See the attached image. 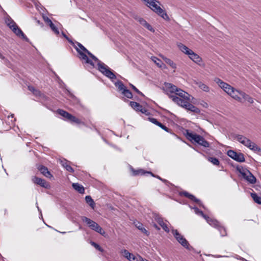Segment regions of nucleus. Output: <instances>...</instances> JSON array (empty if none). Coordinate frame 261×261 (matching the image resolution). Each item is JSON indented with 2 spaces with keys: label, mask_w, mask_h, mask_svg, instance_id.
Wrapping results in <instances>:
<instances>
[{
  "label": "nucleus",
  "mask_w": 261,
  "mask_h": 261,
  "mask_svg": "<svg viewBox=\"0 0 261 261\" xmlns=\"http://www.w3.org/2000/svg\"><path fill=\"white\" fill-rule=\"evenodd\" d=\"M87 55H89V56L94 61L97 62L98 69L103 75L111 80L116 78V75L113 72H112L110 69L103 63L99 61L97 57L94 56L90 51L88 52Z\"/></svg>",
  "instance_id": "obj_1"
},
{
  "label": "nucleus",
  "mask_w": 261,
  "mask_h": 261,
  "mask_svg": "<svg viewBox=\"0 0 261 261\" xmlns=\"http://www.w3.org/2000/svg\"><path fill=\"white\" fill-rule=\"evenodd\" d=\"M185 136L186 138L192 143H197L204 147L207 148L210 146V143L201 136L196 133L190 132L187 129Z\"/></svg>",
  "instance_id": "obj_2"
},
{
  "label": "nucleus",
  "mask_w": 261,
  "mask_h": 261,
  "mask_svg": "<svg viewBox=\"0 0 261 261\" xmlns=\"http://www.w3.org/2000/svg\"><path fill=\"white\" fill-rule=\"evenodd\" d=\"M72 46L76 49L77 52L79 54V58L82 60L83 62L86 64H88L94 67V63L92 61L89 59V58L86 55V53L87 54L89 51L88 49H87L81 43L76 42L75 43H74V44H72Z\"/></svg>",
  "instance_id": "obj_3"
},
{
  "label": "nucleus",
  "mask_w": 261,
  "mask_h": 261,
  "mask_svg": "<svg viewBox=\"0 0 261 261\" xmlns=\"http://www.w3.org/2000/svg\"><path fill=\"white\" fill-rule=\"evenodd\" d=\"M233 137L234 139L240 143L254 152H259L261 151V149L259 147L245 136L241 135H234Z\"/></svg>",
  "instance_id": "obj_4"
},
{
  "label": "nucleus",
  "mask_w": 261,
  "mask_h": 261,
  "mask_svg": "<svg viewBox=\"0 0 261 261\" xmlns=\"http://www.w3.org/2000/svg\"><path fill=\"white\" fill-rule=\"evenodd\" d=\"M7 25L18 36L22 37L26 41H28V38L24 34L21 30L18 27L16 23L10 17L7 18L6 20Z\"/></svg>",
  "instance_id": "obj_5"
},
{
  "label": "nucleus",
  "mask_w": 261,
  "mask_h": 261,
  "mask_svg": "<svg viewBox=\"0 0 261 261\" xmlns=\"http://www.w3.org/2000/svg\"><path fill=\"white\" fill-rule=\"evenodd\" d=\"M172 232L176 240L180 243L184 247L188 250H193L194 248L190 246L188 241L182 236L176 229H172Z\"/></svg>",
  "instance_id": "obj_6"
},
{
  "label": "nucleus",
  "mask_w": 261,
  "mask_h": 261,
  "mask_svg": "<svg viewBox=\"0 0 261 261\" xmlns=\"http://www.w3.org/2000/svg\"><path fill=\"white\" fill-rule=\"evenodd\" d=\"M81 219L88 225L91 229L102 234V229L97 223L85 216H82Z\"/></svg>",
  "instance_id": "obj_7"
},
{
  "label": "nucleus",
  "mask_w": 261,
  "mask_h": 261,
  "mask_svg": "<svg viewBox=\"0 0 261 261\" xmlns=\"http://www.w3.org/2000/svg\"><path fill=\"white\" fill-rule=\"evenodd\" d=\"M224 91L233 99L239 102H242V98L239 95L241 91L240 90L234 89L228 84V86H226Z\"/></svg>",
  "instance_id": "obj_8"
},
{
  "label": "nucleus",
  "mask_w": 261,
  "mask_h": 261,
  "mask_svg": "<svg viewBox=\"0 0 261 261\" xmlns=\"http://www.w3.org/2000/svg\"><path fill=\"white\" fill-rule=\"evenodd\" d=\"M227 154L228 156L238 162H244L245 161L244 154L241 152H237L232 150L227 151Z\"/></svg>",
  "instance_id": "obj_9"
},
{
  "label": "nucleus",
  "mask_w": 261,
  "mask_h": 261,
  "mask_svg": "<svg viewBox=\"0 0 261 261\" xmlns=\"http://www.w3.org/2000/svg\"><path fill=\"white\" fill-rule=\"evenodd\" d=\"M129 106L136 111L141 112L146 115H148L150 114L147 109L145 108H143L142 106L137 102L130 101Z\"/></svg>",
  "instance_id": "obj_10"
},
{
  "label": "nucleus",
  "mask_w": 261,
  "mask_h": 261,
  "mask_svg": "<svg viewBox=\"0 0 261 261\" xmlns=\"http://www.w3.org/2000/svg\"><path fill=\"white\" fill-rule=\"evenodd\" d=\"M169 97L171 98L173 101H174L175 103L184 108H185L187 103L188 102V100H189V99H185L182 98H179L174 95H169Z\"/></svg>",
  "instance_id": "obj_11"
},
{
  "label": "nucleus",
  "mask_w": 261,
  "mask_h": 261,
  "mask_svg": "<svg viewBox=\"0 0 261 261\" xmlns=\"http://www.w3.org/2000/svg\"><path fill=\"white\" fill-rule=\"evenodd\" d=\"M32 180L35 184L39 185L42 187L47 188L49 187L48 184L44 179L41 178L34 176L33 177Z\"/></svg>",
  "instance_id": "obj_12"
},
{
  "label": "nucleus",
  "mask_w": 261,
  "mask_h": 261,
  "mask_svg": "<svg viewBox=\"0 0 261 261\" xmlns=\"http://www.w3.org/2000/svg\"><path fill=\"white\" fill-rule=\"evenodd\" d=\"M180 195H184L185 197H188V198H189L191 200L196 202L197 203H198V204L199 206H203L202 203H201V202L200 201V200L199 199L196 198L193 195H192V194H190L188 192H187V191L182 192L180 193Z\"/></svg>",
  "instance_id": "obj_13"
},
{
  "label": "nucleus",
  "mask_w": 261,
  "mask_h": 261,
  "mask_svg": "<svg viewBox=\"0 0 261 261\" xmlns=\"http://www.w3.org/2000/svg\"><path fill=\"white\" fill-rule=\"evenodd\" d=\"M243 177L250 184H253L256 182V178L249 170L246 171V175H243Z\"/></svg>",
  "instance_id": "obj_14"
},
{
  "label": "nucleus",
  "mask_w": 261,
  "mask_h": 261,
  "mask_svg": "<svg viewBox=\"0 0 261 261\" xmlns=\"http://www.w3.org/2000/svg\"><path fill=\"white\" fill-rule=\"evenodd\" d=\"M165 88L167 93L170 92L171 93H176L177 92L178 88L171 84V83H165Z\"/></svg>",
  "instance_id": "obj_15"
},
{
  "label": "nucleus",
  "mask_w": 261,
  "mask_h": 261,
  "mask_svg": "<svg viewBox=\"0 0 261 261\" xmlns=\"http://www.w3.org/2000/svg\"><path fill=\"white\" fill-rule=\"evenodd\" d=\"M38 169L45 177L47 178H51L52 177L51 174L46 167L43 165H39Z\"/></svg>",
  "instance_id": "obj_16"
},
{
  "label": "nucleus",
  "mask_w": 261,
  "mask_h": 261,
  "mask_svg": "<svg viewBox=\"0 0 261 261\" xmlns=\"http://www.w3.org/2000/svg\"><path fill=\"white\" fill-rule=\"evenodd\" d=\"M239 95L242 98L241 102H243L244 101H247L248 102L250 103H253V98L251 97L249 95L245 93V92L241 91Z\"/></svg>",
  "instance_id": "obj_17"
},
{
  "label": "nucleus",
  "mask_w": 261,
  "mask_h": 261,
  "mask_svg": "<svg viewBox=\"0 0 261 261\" xmlns=\"http://www.w3.org/2000/svg\"><path fill=\"white\" fill-rule=\"evenodd\" d=\"M189 57L195 63L200 64V63L202 61L201 58L196 54L194 53V51L192 50V53H190V54L189 55Z\"/></svg>",
  "instance_id": "obj_18"
},
{
  "label": "nucleus",
  "mask_w": 261,
  "mask_h": 261,
  "mask_svg": "<svg viewBox=\"0 0 261 261\" xmlns=\"http://www.w3.org/2000/svg\"><path fill=\"white\" fill-rule=\"evenodd\" d=\"M175 95H178L180 96L179 98H182L185 99H190V95L179 88H178L177 92L175 93Z\"/></svg>",
  "instance_id": "obj_19"
},
{
  "label": "nucleus",
  "mask_w": 261,
  "mask_h": 261,
  "mask_svg": "<svg viewBox=\"0 0 261 261\" xmlns=\"http://www.w3.org/2000/svg\"><path fill=\"white\" fill-rule=\"evenodd\" d=\"M134 224L138 229L141 231L142 232L146 234L147 236L149 235V232L143 227V225L141 223L137 221L134 222Z\"/></svg>",
  "instance_id": "obj_20"
},
{
  "label": "nucleus",
  "mask_w": 261,
  "mask_h": 261,
  "mask_svg": "<svg viewBox=\"0 0 261 261\" xmlns=\"http://www.w3.org/2000/svg\"><path fill=\"white\" fill-rule=\"evenodd\" d=\"M204 219L210 225L215 228H217L220 225L219 222L215 219H212L208 216H206V218H204Z\"/></svg>",
  "instance_id": "obj_21"
},
{
  "label": "nucleus",
  "mask_w": 261,
  "mask_h": 261,
  "mask_svg": "<svg viewBox=\"0 0 261 261\" xmlns=\"http://www.w3.org/2000/svg\"><path fill=\"white\" fill-rule=\"evenodd\" d=\"M185 108L196 113H200V110L193 105L190 103L189 101L187 103Z\"/></svg>",
  "instance_id": "obj_22"
},
{
  "label": "nucleus",
  "mask_w": 261,
  "mask_h": 261,
  "mask_svg": "<svg viewBox=\"0 0 261 261\" xmlns=\"http://www.w3.org/2000/svg\"><path fill=\"white\" fill-rule=\"evenodd\" d=\"M178 47L182 52L186 55H188V56L189 54H190L191 53H192V50L189 49L187 46L182 44L181 43L178 44Z\"/></svg>",
  "instance_id": "obj_23"
},
{
  "label": "nucleus",
  "mask_w": 261,
  "mask_h": 261,
  "mask_svg": "<svg viewBox=\"0 0 261 261\" xmlns=\"http://www.w3.org/2000/svg\"><path fill=\"white\" fill-rule=\"evenodd\" d=\"M152 61L156 64V65L160 68H165L166 65L159 59L155 57L151 58Z\"/></svg>",
  "instance_id": "obj_24"
},
{
  "label": "nucleus",
  "mask_w": 261,
  "mask_h": 261,
  "mask_svg": "<svg viewBox=\"0 0 261 261\" xmlns=\"http://www.w3.org/2000/svg\"><path fill=\"white\" fill-rule=\"evenodd\" d=\"M72 187L74 190H75L81 194H83L85 192V189L84 187L82 185L79 184V183L72 184Z\"/></svg>",
  "instance_id": "obj_25"
},
{
  "label": "nucleus",
  "mask_w": 261,
  "mask_h": 261,
  "mask_svg": "<svg viewBox=\"0 0 261 261\" xmlns=\"http://www.w3.org/2000/svg\"><path fill=\"white\" fill-rule=\"evenodd\" d=\"M214 82L217 83L223 90L226 88V86H228V84L227 83L222 81L221 79L218 77L214 79Z\"/></svg>",
  "instance_id": "obj_26"
},
{
  "label": "nucleus",
  "mask_w": 261,
  "mask_h": 261,
  "mask_svg": "<svg viewBox=\"0 0 261 261\" xmlns=\"http://www.w3.org/2000/svg\"><path fill=\"white\" fill-rule=\"evenodd\" d=\"M58 114L62 116L64 118H65L66 120H68L69 119V117L71 116V114L69 113L68 112L62 110V109H58L57 111Z\"/></svg>",
  "instance_id": "obj_27"
},
{
  "label": "nucleus",
  "mask_w": 261,
  "mask_h": 261,
  "mask_svg": "<svg viewBox=\"0 0 261 261\" xmlns=\"http://www.w3.org/2000/svg\"><path fill=\"white\" fill-rule=\"evenodd\" d=\"M115 85L118 88L119 91H121V93L124 91V90L126 89L123 82L121 81H118L116 82L115 83Z\"/></svg>",
  "instance_id": "obj_28"
},
{
  "label": "nucleus",
  "mask_w": 261,
  "mask_h": 261,
  "mask_svg": "<svg viewBox=\"0 0 261 261\" xmlns=\"http://www.w3.org/2000/svg\"><path fill=\"white\" fill-rule=\"evenodd\" d=\"M145 174H149L151 175L152 176H154V175L153 173L149 171H145L144 170L142 169H139L134 171V175H143Z\"/></svg>",
  "instance_id": "obj_29"
},
{
  "label": "nucleus",
  "mask_w": 261,
  "mask_h": 261,
  "mask_svg": "<svg viewBox=\"0 0 261 261\" xmlns=\"http://www.w3.org/2000/svg\"><path fill=\"white\" fill-rule=\"evenodd\" d=\"M163 59L164 61L165 62V63L168 64L173 69H175L176 68V64L174 63V62L172 61L171 59L167 58L166 57H163Z\"/></svg>",
  "instance_id": "obj_30"
},
{
  "label": "nucleus",
  "mask_w": 261,
  "mask_h": 261,
  "mask_svg": "<svg viewBox=\"0 0 261 261\" xmlns=\"http://www.w3.org/2000/svg\"><path fill=\"white\" fill-rule=\"evenodd\" d=\"M196 85L203 91L205 92H208L210 90L209 87L201 82L196 83Z\"/></svg>",
  "instance_id": "obj_31"
},
{
  "label": "nucleus",
  "mask_w": 261,
  "mask_h": 261,
  "mask_svg": "<svg viewBox=\"0 0 261 261\" xmlns=\"http://www.w3.org/2000/svg\"><path fill=\"white\" fill-rule=\"evenodd\" d=\"M86 202L92 208L95 206V203L90 196H86L85 197Z\"/></svg>",
  "instance_id": "obj_32"
},
{
  "label": "nucleus",
  "mask_w": 261,
  "mask_h": 261,
  "mask_svg": "<svg viewBox=\"0 0 261 261\" xmlns=\"http://www.w3.org/2000/svg\"><path fill=\"white\" fill-rule=\"evenodd\" d=\"M251 196L256 203L261 204V196H258L255 193H251Z\"/></svg>",
  "instance_id": "obj_33"
},
{
  "label": "nucleus",
  "mask_w": 261,
  "mask_h": 261,
  "mask_svg": "<svg viewBox=\"0 0 261 261\" xmlns=\"http://www.w3.org/2000/svg\"><path fill=\"white\" fill-rule=\"evenodd\" d=\"M68 120L71 122H74V123H77V124H81V123H83L81 121V120H80L79 119L77 118L76 117H75V116H73V115H71V116L69 117V119H68Z\"/></svg>",
  "instance_id": "obj_34"
},
{
  "label": "nucleus",
  "mask_w": 261,
  "mask_h": 261,
  "mask_svg": "<svg viewBox=\"0 0 261 261\" xmlns=\"http://www.w3.org/2000/svg\"><path fill=\"white\" fill-rule=\"evenodd\" d=\"M68 120L71 122H74V123H77V124H81V123H83L81 121V120H80L79 119L77 118L76 117H75V116H73V115H71V116L69 117V119H68Z\"/></svg>",
  "instance_id": "obj_35"
},
{
  "label": "nucleus",
  "mask_w": 261,
  "mask_h": 261,
  "mask_svg": "<svg viewBox=\"0 0 261 261\" xmlns=\"http://www.w3.org/2000/svg\"><path fill=\"white\" fill-rule=\"evenodd\" d=\"M122 94L128 98L131 99L133 98V94L132 92L127 89L124 90V91H122Z\"/></svg>",
  "instance_id": "obj_36"
},
{
  "label": "nucleus",
  "mask_w": 261,
  "mask_h": 261,
  "mask_svg": "<svg viewBox=\"0 0 261 261\" xmlns=\"http://www.w3.org/2000/svg\"><path fill=\"white\" fill-rule=\"evenodd\" d=\"M208 161L214 165H219L220 163L219 160L215 157H208Z\"/></svg>",
  "instance_id": "obj_37"
},
{
  "label": "nucleus",
  "mask_w": 261,
  "mask_h": 261,
  "mask_svg": "<svg viewBox=\"0 0 261 261\" xmlns=\"http://www.w3.org/2000/svg\"><path fill=\"white\" fill-rule=\"evenodd\" d=\"M48 25L50 27V28L51 29V30L56 35H59V31L58 30V28L55 25V24L54 23H53V22L51 23H50Z\"/></svg>",
  "instance_id": "obj_38"
},
{
  "label": "nucleus",
  "mask_w": 261,
  "mask_h": 261,
  "mask_svg": "<svg viewBox=\"0 0 261 261\" xmlns=\"http://www.w3.org/2000/svg\"><path fill=\"white\" fill-rule=\"evenodd\" d=\"M217 229L220 231V233L222 237H224V236H226V234H227L225 228L224 227L219 225Z\"/></svg>",
  "instance_id": "obj_39"
},
{
  "label": "nucleus",
  "mask_w": 261,
  "mask_h": 261,
  "mask_svg": "<svg viewBox=\"0 0 261 261\" xmlns=\"http://www.w3.org/2000/svg\"><path fill=\"white\" fill-rule=\"evenodd\" d=\"M121 254L123 255L127 259L132 256V253H129L127 250L123 249L121 251Z\"/></svg>",
  "instance_id": "obj_40"
},
{
  "label": "nucleus",
  "mask_w": 261,
  "mask_h": 261,
  "mask_svg": "<svg viewBox=\"0 0 261 261\" xmlns=\"http://www.w3.org/2000/svg\"><path fill=\"white\" fill-rule=\"evenodd\" d=\"M193 208L196 214L201 216L204 218H206V216L203 214L202 211L199 210L197 207H194Z\"/></svg>",
  "instance_id": "obj_41"
},
{
  "label": "nucleus",
  "mask_w": 261,
  "mask_h": 261,
  "mask_svg": "<svg viewBox=\"0 0 261 261\" xmlns=\"http://www.w3.org/2000/svg\"><path fill=\"white\" fill-rule=\"evenodd\" d=\"M237 170L242 174V176L246 175V171L247 170V169H244L242 166H238Z\"/></svg>",
  "instance_id": "obj_42"
},
{
  "label": "nucleus",
  "mask_w": 261,
  "mask_h": 261,
  "mask_svg": "<svg viewBox=\"0 0 261 261\" xmlns=\"http://www.w3.org/2000/svg\"><path fill=\"white\" fill-rule=\"evenodd\" d=\"M158 126L160 127L161 128L165 130L166 132L168 133H171V129L168 128L167 127H166L165 125L161 123V122H159Z\"/></svg>",
  "instance_id": "obj_43"
},
{
  "label": "nucleus",
  "mask_w": 261,
  "mask_h": 261,
  "mask_svg": "<svg viewBox=\"0 0 261 261\" xmlns=\"http://www.w3.org/2000/svg\"><path fill=\"white\" fill-rule=\"evenodd\" d=\"M130 86L132 88V89L136 92H137L138 94L144 96V94L141 92L135 86H134L133 85H132V84H129Z\"/></svg>",
  "instance_id": "obj_44"
},
{
  "label": "nucleus",
  "mask_w": 261,
  "mask_h": 261,
  "mask_svg": "<svg viewBox=\"0 0 261 261\" xmlns=\"http://www.w3.org/2000/svg\"><path fill=\"white\" fill-rule=\"evenodd\" d=\"M138 22L142 24L143 26L145 27L146 23H147V21L144 19L142 18H138L137 19Z\"/></svg>",
  "instance_id": "obj_45"
},
{
  "label": "nucleus",
  "mask_w": 261,
  "mask_h": 261,
  "mask_svg": "<svg viewBox=\"0 0 261 261\" xmlns=\"http://www.w3.org/2000/svg\"><path fill=\"white\" fill-rule=\"evenodd\" d=\"M67 92L69 95V96L73 99L74 100H75V102H78L79 100L78 99L75 97L74 95H73L67 89Z\"/></svg>",
  "instance_id": "obj_46"
},
{
  "label": "nucleus",
  "mask_w": 261,
  "mask_h": 261,
  "mask_svg": "<svg viewBox=\"0 0 261 261\" xmlns=\"http://www.w3.org/2000/svg\"><path fill=\"white\" fill-rule=\"evenodd\" d=\"M91 244L95 248H96L97 250H99V251H102V249L101 248V247L98 245L97 244V243L94 242H91Z\"/></svg>",
  "instance_id": "obj_47"
},
{
  "label": "nucleus",
  "mask_w": 261,
  "mask_h": 261,
  "mask_svg": "<svg viewBox=\"0 0 261 261\" xmlns=\"http://www.w3.org/2000/svg\"><path fill=\"white\" fill-rule=\"evenodd\" d=\"M148 120H149L150 122H152V123L158 125L159 123L160 122L159 121H158L155 118H148Z\"/></svg>",
  "instance_id": "obj_48"
},
{
  "label": "nucleus",
  "mask_w": 261,
  "mask_h": 261,
  "mask_svg": "<svg viewBox=\"0 0 261 261\" xmlns=\"http://www.w3.org/2000/svg\"><path fill=\"white\" fill-rule=\"evenodd\" d=\"M163 229L167 232H169V229L167 226V225L164 223L163 224L161 225V226Z\"/></svg>",
  "instance_id": "obj_49"
},
{
  "label": "nucleus",
  "mask_w": 261,
  "mask_h": 261,
  "mask_svg": "<svg viewBox=\"0 0 261 261\" xmlns=\"http://www.w3.org/2000/svg\"><path fill=\"white\" fill-rule=\"evenodd\" d=\"M43 19L47 25L52 22V21L47 16H43Z\"/></svg>",
  "instance_id": "obj_50"
},
{
  "label": "nucleus",
  "mask_w": 261,
  "mask_h": 261,
  "mask_svg": "<svg viewBox=\"0 0 261 261\" xmlns=\"http://www.w3.org/2000/svg\"><path fill=\"white\" fill-rule=\"evenodd\" d=\"M153 218L156 222L159 221V220H161V219L162 218L159 215L156 214H153Z\"/></svg>",
  "instance_id": "obj_51"
},
{
  "label": "nucleus",
  "mask_w": 261,
  "mask_h": 261,
  "mask_svg": "<svg viewBox=\"0 0 261 261\" xmlns=\"http://www.w3.org/2000/svg\"><path fill=\"white\" fill-rule=\"evenodd\" d=\"M132 256H130V257H128L127 258L128 260H129V261H138L137 258L132 253Z\"/></svg>",
  "instance_id": "obj_52"
},
{
  "label": "nucleus",
  "mask_w": 261,
  "mask_h": 261,
  "mask_svg": "<svg viewBox=\"0 0 261 261\" xmlns=\"http://www.w3.org/2000/svg\"><path fill=\"white\" fill-rule=\"evenodd\" d=\"M144 27H145L146 29H147L148 30H149L151 32L154 31V29L151 27V25H150L148 22L146 23V24L145 25V26Z\"/></svg>",
  "instance_id": "obj_53"
},
{
  "label": "nucleus",
  "mask_w": 261,
  "mask_h": 261,
  "mask_svg": "<svg viewBox=\"0 0 261 261\" xmlns=\"http://www.w3.org/2000/svg\"><path fill=\"white\" fill-rule=\"evenodd\" d=\"M65 169L69 172L73 173L74 172V169L69 165L66 166Z\"/></svg>",
  "instance_id": "obj_54"
},
{
  "label": "nucleus",
  "mask_w": 261,
  "mask_h": 261,
  "mask_svg": "<svg viewBox=\"0 0 261 261\" xmlns=\"http://www.w3.org/2000/svg\"><path fill=\"white\" fill-rule=\"evenodd\" d=\"M33 94L38 97H41L42 95L40 91L37 89L33 92Z\"/></svg>",
  "instance_id": "obj_55"
},
{
  "label": "nucleus",
  "mask_w": 261,
  "mask_h": 261,
  "mask_svg": "<svg viewBox=\"0 0 261 261\" xmlns=\"http://www.w3.org/2000/svg\"><path fill=\"white\" fill-rule=\"evenodd\" d=\"M63 36L68 41V42L71 43V44H74V42L70 39L65 34L64 32L62 33Z\"/></svg>",
  "instance_id": "obj_56"
},
{
  "label": "nucleus",
  "mask_w": 261,
  "mask_h": 261,
  "mask_svg": "<svg viewBox=\"0 0 261 261\" xmlns=\"http://www.w3.org/2000/svg\"><path fill=\"white\" fill-rule=\"evenodd\" d=\"M61 163L64 168H66V166H68V164L66 160L61 161Z\"/></svg>",
  "instance_id": "obj_57"
},
{
  "label": "nucleus",
  "mask_w": 261,
  "mask_h": 261,
  "mask_svg": "<svg viewBox=\"0 0 261 261\" xmlns=\"http://www.w3.org/2000/svg\"><path fill=\"white\" fill-rule=\"evenodd\" d=\"M28 88H29V90L30 91H31V92H32L33 93L36 90L34 87H33L32 86H29Z\"/></svg>",
  "instance_id": "obj_58"
},
{
  "label": "nucleus",
  "mask_w": 261,
  "mask_h": 261,
  "mask_svg": "<svg viewBox=\"0 0 261 261\" xmlns=\"http://www.w3.org/2000/svg\"><path fill=\"white\" fill-rule=\"evenodd\" d=\"M161 226V225L163 224L164 223L163 218L161 219V220H159V221L157 222Z\"/></svg>",
  "instance_id": "obj_59"
},
{
  "label": "nucleus",
  "mask_w": 261,
  "mask_h": 261,
  "mask_svg": "<svg viewBox=\"0 0 261 261\" xmlns=\"http://www.w3.org/2000/svg\"><path fill=\"white\" fill-rule=\"evenodd\" d=\"M0 58L5 61H7V59H6V58L1 53H0Z\"/></svg>",
  "instance_id": "obj_60"
},
{
  "label": "nucleus",
  "mask_w": 261,
  "mask_h": 261,
  "mask_svg": "<svg viewBox=\"0 0 261 261\" xmlns=\"http://www.w3.org/2000/svg\"><path fill=\"white\" fill-rule=\"evenodd\" d=\"M153 226L158 230H160V228L158 226V225L156 224H153Z\"/></svg>",
  "instance_id": "obj_61"
},
{
  "label": "nucleus",
  "mask_w": 261,
  "mask_h": 261,
  "mask_svg": "<svg viewBox=\"0 0 261 261\" xmlns=\"http://www.w3.org/2000/svg\"><path fill=\"white\" fill-rule=\"evenodd\" d=\"M139 258H140V259L141 260V261H148L147 260H146V259H144L141 256H139Z\"/></svg>",
  "instance_id": "obj_62"
},
{
  "label": "nucleus",
  "mask_w": 261,
  "mask_h": 261,
  "mask_svg": "<svg viewBox=\"0 0 261 261\" xmlns=\"http://www.w3.org/2000/svg\"><path fill=\"white\" fill-rule=\"evenodd\" d=\"M156 177H157V178H159V179H160V180H162V181H163L164 182L166 181V180H165V179H163L162 178H161L160 176H157Z\"/></svg>",
  "instance_id": "obj_63"
},
{
  "label": "nucleus",
  "mask_w": 261,
  "mask_h": 261,
  "mask_svg": "<svg viewBox=\"0 0 261 261\" xmlns=\"http://www.w3.org/2000/svg\"><path fill=\"white\" fill-rule=\"evenodd\" d=\"M37 207L38 208V211L40 213V214H41V211L38 205L37 206Z\"/></svg>",
  "instance_id": "obj_64"
}]
</instances>
